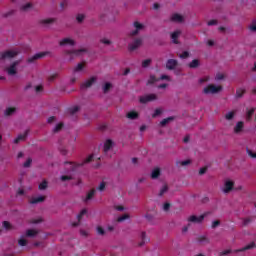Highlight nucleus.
Wrapping results in <instances>:
<instances>
[{"instance_id":"60","label":"nucleus","mask_w":256,"mask_h":256,"mask_svg":"<svg viewBox=\"0 0 256 256\" xmlns=\"http://www.w3.org/2000/svg\"><path fill=\"white\" fill-rule=\"evenodd\" d=\"M180 59H187L189 57V53L187 51H184L182 54L179 55Z\"/></svg>"},{"instance_id":"31","label":"nucleus","mask_w":256,"mask_h":256,"mask_svg":"<svg viewBox=\"0 0 256 256\" xmlns=\"http://www.w3.org/2000/svg\"><path fill=\"white\" fill-rule=\"evenodd\" d=\"M248 30L251 33H256V20H252V22L248 26Z\"/></svg>"},{"instance_id":"12","label":"nucleus","mask_w":256,"mask_h":256,"mask_svg":"<svg viewBox=\"0 0 256 256\" xmlns=\"http://www.w3.org/2000/svg\"><path fill=\"white\" fill-rule=\"evenodd\" d=\"M60 47H66V45H69L70 47H74L75 45V40L71 38H64L59 41Z\"/></svg>"},{"instance_id":"26","label":"nucleus","mask_w":256,"mask_h":256,"mask_svg":"<svg viewBox=\"0 0 256 256\" xmlns=\"http://www.w3.org/2000/svg\"><path fill=\"white\" fill-rule=\"evenodd\" d=\"M126 117L131 120L139 119V113L136 111H131L127 113Z\"/></svg>"},{"instance_id":"33","label":"nucleus","mask_w":256,"mask_h":256,"mask_svg":"<svg viewBox=\"0 0 256 256\" xmlns=\"http://www.w3.org/2000/svg\"><path fill=\"white\" fill-rule=\"evenodd\" d=\"M85 69V63H78L74 68V73H78L79 71H83Z\"/></svg>"},{"instance_id":"43","label":"nucleus","mask_w":256,"mask_h":256,"mask_svg":"<svg viewBox=\"0 0 256 256\" xmlns=\"http://www.w3.org/2000/svg\"><path fill=\"white\" fill-rule=\"evenodd\" d=\"M47 181L46 180H44V181H42L40 184H39V189H40V191H45V189H47Z\"/></svg>"},{"instance_id":"37","label":"nucleus","mask_w":256,"mask_h":256,"mask_svg":"<svg viewBox=\"0 0 256 256\" xmlns=\"http://www.w3.org/2000/svg\"><path fill=\"white\" fill-rule=\"evenodd\" d=\"M145 219L147 220L148 223H153V219H155V216L153 214L146 213Z\"/></svg>"},{"instance_id":"54","label":"nucleus","mask_w":256,"mask_h":256,"mask_svg":"<svg viewBox=\"0 0 256 256\" xmlns=\"http://www.w3.org/2000/svg\"><path fill=\"white\" fill-rule=\"evenodd\" d=\"M84 19H85V15H83V14H78L76 17V21L78 23H83Z\"/></svg>"},{"instance_id":"24","label":"nucleus","mask_w":256,"mask_h":256,"mask_svg":"<svg viewBox=\"0 0 256 256\" xmlns=\"http://www.w3.org/2000/svg\"><path fill=\"white\" fill-rule=\"evenodd\" d=\"M93 197H95V189H92L87 193L86 197L83 199L84 203L91 201Z\"/></svg>"},{"instance_id":"7","label":"nucleus","mask_w":256,"mask_h":256,"mask_svg":"<svg viewBox=\"0 0 256 256\" xmlns=\"http://www.w3.org/2000/svg\"><path fill=\"white\" fill-rule=\"evenodd\" d=\"M179 65V61L175 59H168L166 61V69L168 71H174V69H177V66Z\"/></svg>"},{"instance_id":"56","label":"nucleus","mask_w":256,"mask_h":256,"mask_svg":"<svg viewBox=\"0 0 256 256\" xmlns=\"http://www.w3.org/2000/svg\"><path fill=\"white\" fill-rule=\"evenodd\" d=\"M97 233H98V235H105V229H103V227H101V226H98Z\"/></svg>"},{"instance_id":"2","label":"nucleus","mask_w":256,"mask_h":256,"mask_svg":"<svg viewBox=\"0 0 256 256\" xmlns=\"http://www.w3.org/2000/svg\"><path fill=\"white\" fill-rule=\"evenodd\" d=\"M223 89L221 86H215L213 84L208 85L207 87L204 88L203 93L205 95H215V93H219Z\"/></svg>"},{"instance_id":"21","label":"nucleus","mask_w":256,"mask_h":256,"mask_svg":"<svg viewBox=\"0 0 256 256\" xmlns=\"http://www.w3.org/2000/svg\"><path fill=\"white\" fill-rule=\"evenodd\" d=\"M151 179H159L161 177V169L160 168H154L150 175Z\"/></svg>"},{"instance_id":"8","label":"nucleus","mask_w":256,"mask_h":256,"mask_svg":"<svg viewBox=\"0 0 256 256\" xmlns=\"http://www.w3.org/2000/svg\"><path fill=\"white\" fill-rule=\"evenodd\" d=\"M156 99H157V95L148 94V95L140 97L139 101H140V103L145 105V103H150V101H155Z\"/></svg>"},{"instance_id":"6","label":"nucleus","mask_w":256,"mask_h":256,"mask_svg":"<svg viewBox=\"0 0 256 256\" xmlns=\"http://www.w3.org/2000/svg\"><path fill=\"white\" fill-rule=\"evenodd\" d=\"M19 63H21V60H16L6 69L8 75H17V65Z\"/></svg>"},{"instance_id":"55","label":"nucleus","mask_w":256,"mask_h":256,"mask_svg":"<svg viewBox=\"0 0 256 256\" xmlns=\"http://www.w3.org/2000/svg\"><path fill=\"white\" fill-rule=\"evenodd\" d=\"M106 186H107V183L101 182L100 185L98 186L97 190L98 191H105Z\"/></svg>"},{"instance_id":"64","label":"nucleus","mask_w":256,"mask_h":256,"mask_svg":"<svg viewBox=\"0 0 256 256\" xmlns=\"http://www.w3.org/2000/svg\"><path fill=\"white\" fill-rule=\"evenodd\" d=\"M189 227H191V224H188L182 228V233H187L189 231Z\"/></svg>"},{"instance_id":"16","label":"nucleus","mask_w":256,"mask_h":256,"mask_svg":"<svg viewBox=\"0 0 256 256\" xmlns=\"http://www.w3.org/2000/svg\"><path fill=\"white\" fill-rule=\"evenodd\" d=\"M244 128H245V123L243 121H239L236 123V125L234 127V133L236 135H239V133H241Z\"/></svg>"},{"instance_id":"30","label":"nucleus","mask_w":256,"mask_h":256,"mask_svg":"<svg viewBox=\"0 0 256 256\" xmlns=\"http://www.w3.org/2000/svg\"><path fill=\"white\" fill-rule=\"evenodd\" d=\"M224 117H225L226 121H233V119H235V112L230 111V112L226 113Z\"/></svg>"},{"instance_id":"38","label":"nucleus","mask_w":256,"mask_h":256,"mask_svg":"<svg viewBox=\"0 0 256 256\" xmlns=\"http://www.w3.org/2000/svg\"><path fill=\"white\" fill-rule=\"evenodd\" d=\"M54 22H55V19H53V18H46V19L41 21V23L43 25H51V23H54Z\"/></svg>"},{"instance_id":"46","label":"nucleus","mask_w":256,"mask_h":256,"mask_svg":"<svg viewBox=\"0 0 256 256\" xmlns=\"http://www.w3.org/2000/svg\"><path fill=\"white\" fill-rule=\"evenodd\" d=\"M246 153H247V155H248L249 157H251V159H256V153L253 152V150L247 149V150H246Z\"/></svg>"},{"instance_id":"61","label":"nucleus","mask_w":256,"mask_h":256,"mask_svg":"<svg viewBox=\"0 0 256 256\" xmlns=\"http://www.w3.org/2000/svg\"><path fill=\"white\" fill-rule=\"evenodd\" d=\"M157 81L159 80L155 76H150L148 83L153 84V83H157Z\"/></svg>"},{"instance_id":"59","label":"nucleus","mask_w":256,"mask_h":256,"mask_svg":"<svg viewBox=\"0 0 256 256\" xmlns=\"http://www.w3.org/2000/svg\"><path fill=\"white\" fill-rule=\"evenodd\" d=\"M100 43H103L104 45H111V40L106 39V38H102L100 40Z\"/></svg>"},{"instance_id":"5","label":"nucleus","mask_w":256,"mask_h":256,"mask_svg":"<svg viewBox=\"0 0 256 256\" xmlns=\"http://www.w3.org/2000/svg\"><path fill=\"white\" fill-rule=\"evenodd\" d=\"M64 53L65 55H69L70 57H73V55L75 57H79L82 53H87V49L81 48L78 50H65Z\"/></svg>"},{"instance_id":"35","label":"nucleus","mask_w":256,"mask_h":256,"mask_svg":"<svg viewBox=\"0 0 256 256\" xmlns=\"http://www.w3.org/2000/svg\"><path fill=\"white\" fill-rule=\"evenodd\" d=\"M243 95H245V89L243 88H238L236 90V97L239 99L241 97H243Z\"/></svg>"},{"instance_id":"36","label":"nucleus","mask_w":256,"mask_h":256,"mask_svg":"<svg viewBox=\"0 0 256 256\" xmlns=\"http://www.w3.org/2000/svg\"><path fill=\"white\" fill-rule=\"evenodd\" d=\"M173 119H174L173 117H168V118L163 119L160 122L161 127H165V125H167L170 121H173Z\"/></svg>"},{"instance_id":"1","label":"nucleus","mask_w":256,"mask_h":256,"mask_svg":"<svg viewBox=\"0 0 256 256\" xmlns=\"http://www.w3.org/2000/svg\"><path fill=\"white\" fill-rule=\"evenodd\" d=\"M256 245L255 242H251L250 244L246 245L245 247L241 248V249H237V250H231V249H227L224 250L222 252H220V256H225V255H229L231 253H241L243 251H249V249H255Z\"/></svg>"},{"instance_id":"23","label":"nucleus","mask_w":256,"mask_h":256,"mask_svg":"<svg viewBox=\"0 0 256 256\" xmlns=\"http://www.w3.org/2000/svg\"><path fill=\"white\" fill-rule=\"evenodd\" d=\"M171 21L174 23H183V16H181V14H173L171 16Z\"/></svg>"},{"instance_id":"15","label":"nucleus","mask_w":256,"mask_h":256,"mask_svg":"<svg viewBox=\"0 0 256 256\" xmlns=\"http://www.w3.org/2000/svg\"><path fill=\"white\" fill-rule=\"evenodd\" d=\"M84 215H87V209L85 208L77 215L78 222L72 223V227H79V223H81V219H83Z\"/></svg>"},{"instance_id":"58","label":"nucleus","mask_w":256,"mask_h":256,"mask_svg":"<svg viewBox=\"0 0 256 256\" xmlns=\"http://www.w3.org/2000/svg\"><path fill=\"white\" fill-rule=\"evenodd\" d=\"M169 209H171V203L166 202L163 205V211H169Z\"/></svg>"},{"instance_id":"49","label":"nucleus","mask_w":256,"mask_h":256,"mask_svg":"<svg viewBox=\"0 0 256 256\" xmlns=\"http://www.w3.org/2000/svg\"><path fill=\"white\" fill-rule=\"evenodd\" d=\"M18 245H20V247H25L27 245V240L25 238L19 239Z\"/></svg>"},{"instance_id":"39","label":"nucleus","mask_w":256,"mask_h":256,"mask_svg":"<svg viewBox=\"0 0 256 256\" xmlns=\"http://www.w3.org/2000/svg\"><path fill=\"white\" fill-rule=\"evenodd\" d=\"M35 235H37V231L33 229H29L26 231V237H35Z\"/></svg>"},{"instance_id":"4","label":"nucleus","mask_w":256,"mask_h":256,"mask_svg":"<svg viewBox=\"0 0 256 256\" xmlns=\"http://www.w3.org/2000/svg\"><path fill=\"white\" fill-rule=\"evenodd\" d=\"M19 55L18 51L8 50L5 52L0 53V61L5 59H13V57H17Z\"/></svg>"},{"instance_id":"18","label":"nucleus","mask_w":256,"mask_h":256,"mask_svg":"<svg viewBox=\"0 0 256 256\" xmlns=\"http://www.w3.org/2000/svg\"><path fill=\"white\" fill-rule=\"evenodd\" d=\"M140 239H141V242L138 244L139 247H143L145 243H149L150 241L149 237H147V232H141Z\"/></svg>"},{"instance_id":"57","label":"nucleus","mask_w":256,"mask_h":256,"mask_svg":"<svg viewBox=\"0 0 256 256\" xmlns=\"http://www.w3.org/2000/svg\"><path fill=\"white\" fill-rule=\"evenodd\" d=\"M31 163H33V160L31 158H28L26 162L23 164L24 167H31Z\"/></svg>"},{"instance_id":"62","label":"nucleus","mask_w":256,"mask_h":256,"mask_svg":"<svg viewBox=\"0 0 256 256\" xmlns=\"http://www.w3.org/2000/svg\"><path fill=\"white\" fill-rule=\"evenodd\" d=\"M251 221H253L251 218H245V219L243 220V225H244L245 227H247V225H249V223H251Z\"/></svg>"},{"instance_id":"50","label":"nucleus","mask_w":256,"mask_h":256,"mask_svg":"<svg viewBox=\"0 0 256 256\" xmlns=\"http://www.w3.org/2000/svg\"><path fill=\"white\" fill-rule=\"evenodd\" d=\"M33 7V4L27 3L26 5L21 6V11H27L28 9H31Z\"/></svg>"},{"instance_id":"44","label":"nucleus","mask_w":256,"mask_h":256,"mask_svg":"<svg viewBox=\"0 0 256 256\" xmlns=\"http://www.w3.org/2000/svg\"><path fill=\"white\" fill-rule=\"evenodd\" d=\"M151 62H152L151 59H146V60L142 61V67L144 69H147V67H149V65H151Z\"/></svg>"},{"instance_id":"40","label":"nucleus","mask_w":256,"mask_h":256,"mask_svg":"<svg viewBox=\"0 0 256 256\" xmlns=\"http://www.w3.org/2000/svg\"><path fill=\"white\" fill-rule=\"evenodd\" d=\"M129 218H130L129 214H124V215L118 217L117 221H118V223H123V221H126V219H129Z\"/></svg>"},{"instance_id":"45","label":"nucleus","mask_w":256,"mask_h":256,"mask_svg":"<svg viewBox=\"0 0 256 256\" xmlns=\"http://www.w3.org/2000/svg\"><path fill=\"white\" fill-rule=\"evenodd\" d=\"M77 112H79V106H73L72 108H69L70 115H75Z\"/></svg>"},{"instance_id":"3","label":"nucleus","mask_w":256,"mask_h":256,"mask_svg":"<svg viewBox=\"0 0 256 256\" xmlns=\"http://www.w3.org/2000/svg\"><path fill=\"white\" fill-rule=\"evenodd\" d=\"M133 27L135 28V30H132L129 33V37H137V35H139V32L145 29V25L141 24L139 21H135L133 23Z\"/></svg>"},{"instance_id":"28","label":"nucleus","mask_w":256,"mask_h":256,"mask_svg":"<svg viewBox=\"0 0 256 256\" xmlns=\"http://www.w3.org/2000/svg\"><path fill=\"white\" fill-rule=\"evenodd\" d=\"M199 65H200V62H199V60H197V59L192 60V61L188 64V66H189L190 69H197V67H199Z\"/></svg>"},{"instance_id":"25","label":"nucleus","mask_w":256,"mask_h":256,"mask_svg":"<svg viewBox=\"0 0 256 256\" xmlns=\"http://www.w3.org/2000/svg\"><path fill=\"white\" fill-rule=\"evenodd\" d=\"M15 111H17V108L9 107L5 110L4 115L5 117H11V115H14Z\"/></svg>"},{"instance_id":"13","label":"nucleus","mask_w":256,"mask_h":256,"mask_svg":"<svg viewBox=\"0 0 256 256\" xmlns=\"http://www.w3.org/2000/svg\"><path fill=\"white\" fill-rule=\"evenodd\" d=\"M95 81H97V78L91 77L90 79L86 80L84 83L81 84V89H89V87H92Z\"/></svg>"},{"instance_id":"27","label":"nucleus","mask_w":256,"mask_h":256,"mask_svg":"<svg viewBox=\"0 0 256 256\" xmlns=\"http://www.w3.org/2000/svg\"><path fill=\"white\" fill-rule=\"evenodd\" d=\"M111 147H113V141L112 140H106V142L104 143V153H107Z\"/></svg>"},{"instance_id":"42","label":"nucleus","mask_w":256,"mask_h":256,"mask_svg":"<svg viewBox=\"0 0 256 256\" xmlns=\"http://www.w3.org/2000/svg\"><path fill=\"white\" fill-rule=\"evenodd\" d=\"M64 164L69 165L68 171H75L77 166L73 162H65Z\"/></svg>"},{"instance_id":"20","label":"nucleus","mask_w":256,"mask_h":256,"mask_svg":"<svg viewBox=\"0 0 256 256\" xmlns=\"http://www.w3.org/2000/svg\"><path fill=\"white\" fill-rule=\"evenodd\" d=\"M196 241L202 243V245H209V243H211V240L207 236H198Z\"/></svg>"},{"instance_id":"47","label":"nucleus","mask_w":256,"mask_h":256,"mask_svg":"<svg viewBox=\"0 0 256 256\" xmlns=\"http://www.w3.org/2000/svg\"><path fill=\"white\" fill-rule=\"evenodd\" d=\"M191 164V160H184V161H181V162H177V165H180L181 167H185L187 165H190Z\"/></svg>"},{"instance_id":"14","label":"nucleus","mask_w":256,"mask_h":256,"mask_svg":"<svg viewBox=\"0 0 256 256\" xmlns=\"http://www.w3.org/2000/svg\"><path fill=\"white\" fill-rule=\"evenodd\" d=\"M47 55V52H40L35 54L34 56L28 58V63H34V61H37V59H43Z\"/></svg>"},{"instance_id":"32","label":"nucleus","mask_w":256,"mask_h":256,"mask_svg":"<svg viewBox=\"0 0 256 256\" xmlns=\"http://www.w3.org/2000/svg\"><path fill=\"white\" fill-rule=\"evenodd\" d=\"M2 225L6 231H11V229H13V225H11L9 221H3Z\"/></svg>"},{"instance_id":"10","label":"nucleus","mask_w":256,"mask_h":256,"mask_svg":"<svg viewBox=\"0 0 256 256\" xmlns=\"http://www.w3.org/2000/svg\"><path fill=\"white\" fill-rule=\"evenodd\" d=\"M233 187H235V183L231 180H228L225 182L222 191L223 193H231V191H233Z\"/></svg>"},{"instance_id":"51","label":"nucleus","mask_w":256,"mask_h":256,"mask_svg":"<svg viewBox=\"0 0 256 256\" xmlns=\"http://www.w3.org/2000/svg\"><path fill=\"white\" fill-rule=\"evenodd\" d=\"M110 89H111V83L107 82L103 87V91L104 93H108Z\"/></svg>"},{"instance_id":"22","label":"nucleus","mask_w":256,"mask_h":256,"mask_svg":"<svg viewBox=\"0 0 256 256\" xmlns=\"http://www.w3.org/2000/svg\"><path fill=\"white\" fill-rule=\"evenodd\" d=\"M43 201H45V196H39V197L32 198L30 200V203L31 205H37V203H43Z\"/></svg>"},{"instance_id":"63","label":"nucleus","mask_w":256,"mask_h":256,"mask_svg":"<svg viewBox=\"0 0 256 256\" xmlns=\"http://www.w3.org/2000/svg\"><path fill=\"white\" fill-rule=\"evenodd\" d=\"M205 173H207V167L200 168L199 175H205Z\"/></svg>"},{"instance_id":"53","label":"nucleus","mask_w":256,"mask_h":256,"mask_svg":"<svg viewBox=\"0 0 256 256\" xmlns=\"http://www.w3.org/2000/svg\"><path fill=\"white\" fill-rule=\"evenodd\" d=\"M221 225V221L216 220L212 222L211 228L212 229H217V227H219Z\"/></svg>"},{"instance_id":"11","label":"nucleus","mask_w":256,"mask_h":256,"mask_svg":"<svg viewBox=\"0 0 256 256\" xmlns=\"http://www.w3.org/2000/svg\"><path fill=\"white\" fill-rule=\"evenodd\" d=\"M142 43H143V40H141V38L135 39L131 44H129V50L135 51L136 49H139Z\"/></svg>"},{"instance_id":"34","label":"nucleus","mask_w":256,"mask_h":256,"mask_svg":"<svg viewBox=\"0 0 256 256\" xmlns=\"http://www.w3.org/2000/svg\"><path fill=\"white\" fill-rule=\"evenodd\" d=\"M63 127H64L63 122L58 123V124L54 127V129H53V133H59V131H61V129H63Z\"/></svg>"},{"instance_id":"9","label":"nucleus","mask_w":256,"mask_h":256,"mask_svg":"<svg viewBox=\"0 0 256 256\" xmlns=\"http://www.w3.org/2000/svg\"><path fill=\"white\" fill-rule=\"evenodd\" d=\"M205 220V214L200 216L192 215L188 218L189 223H203Z\"/></svg>"},{"instance_id":"52","label":"nucleus","mask_w":256,"mask_h":256,"mask_svg":"<svg viewBox=\"0 0 256 256\" xmlns=\"http://www.w3.org/2000/svg\"><path fill=\"white\" fill-rule=\"evenodd\" d=\"M161 113H163V111H161V109L157 108L154 113L152 114L153 119H155V117H159V115H161Z\"/></svg>"},{"instance_id":"17","label":"nucleus","mask_w":256,"mask_h":256,"mask_svg":"<svg viewBox=\"0 0 256 256\" xmlns=\"http://www.w3.org/2000/svg\"><path fill=\"white\" fill-rule=\"evenodd\" d=\"M179 35H181V30H176L171 34L172 43H174V45H179Z\"/></svg>"},{"instance_id":"48","label":"nucleus","mask_w":256,"mask_h":256,"mask_svg":"<svg viewBox=\"0 0 256 256\" xmlns=\"http://www.w3.org/2000/svg\"><path fill=\"white\" fill-rule=\"evenodd\" d=\"M73 179V176H67V175H62L60 177V180L65 182V181H71Z\"/></svg>"},{"instance_id":"41","label":"nucleus","mask_w":256,"mask_h":256,"mask_svg":"<svg viewBox=\"0 0 256 256\" xmlns=\"http://www.w3.org/2000/svg\"><path fill=\"white\" fill-rule=\"evenodd\" d=\"M167 191H169V186L164 185L159 192V197H163L164 193H166Z\"/></svg>"},{"instance_id":"29","label":"nucleus","mask_w":256,"mask_h":256,"mask_svg":"<svg viewBox=\"0 0 256 256\" xmlns=\"http://www.w3.org/2000/svg\"><path fill=\"white\" fill-rule=\"evenodd\" d=\"M254 113L255 108H251L250 110H248L246 114V121H252Z\"/></svg>"},{"instance_id":"19","label":"nucleus","mask_w":256,"mask_h":256,"mask_svg":"<svg viewBox=\"0 0 256 256\" xmlns=\"http://www.w3.org/2000/svg\"><path fill=\"white\" fill-rule=\"evenodd\" d=\"M27 135H29V130H26L23 134H19L17 138L14 140V143H21V141H25L27 139Z\"/></svg>"}]
</instances>
